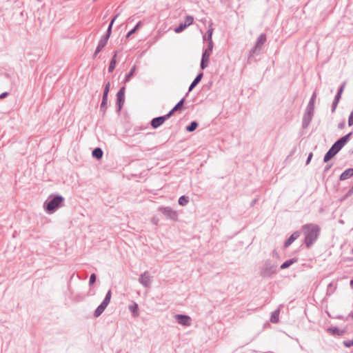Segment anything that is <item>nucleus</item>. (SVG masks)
Wrapping results in <instances>:
<instances>
[{"label":"nucleus","instance_id":"nucleus-4","mask_svg":"<svg viewBox=\"0 0 353 353\" xmlns=\"http://www.w3.org/2000/svg\"><path fill=\"white\" fill-rule=\"evenodd\" d=\"M112 297V292L111 290H109L106 293V295L102 301V303L97 307L95 311L94 312V316L95 318L99 317L101 314L104 312L107 306L110 302Z\"/></svg>","mask_w":353,"mask_h":353},{"label":"nucleus","instance_id":"nucleus-16","mask_svg":"<svg viewBox=\"0 0 353 353\" xmlns=\"http://www.w3.org/2000/svg\"><path fill=\"white\" fill-rule=\"evenodd\" d=\"M352 135V132L348 133L347 134L342 137L339 139H338L334 143L339 146V148L342 149L344 145L349 140L350 137Z\"/></svg>","mask_w":353,"mask_h":353},{"label":"nucleus","instance_id":"nucleus-29","mask_svg":"<svg viewBox=\"0 0 353 353\" xmlns=\"http://www.w3.org/2000/svg\"><path fill=\"white\" fill-rule=\"evenodd\" d=\"M198 127V123L196 121H192L188 125L186 126V130L189 132L194 131Z\"/></svg>","mask_w":353,"mask_h":353},{"label":"nucleus","instance_id":"nucleus-62","mask_svg":"<svg viewBox=\"0 0 353 353\" xmlns=\"http://www.w3.org/2000/svg\"><path fill=\"white\" fill-rule=\"evenodd\" d=\"M349 316L351 317V318H353V312H351L350 314H349Z\"/></svg>","mask_w":353,"mask_h":353},{"label":"nucleus","instance_id":"nucleus-34","mask_svg":"<svg viewBox=\"0 0 353 353\" xmlns=\"http://www.w3.org/2000/svg\"><path fill=\"white\" fill-rule=\"evenodd\" d=\"M193 21H194V18H193V17H192V16H187V17H185V18L184 23H184L185 25H186V27H188V26H189L192 25V23H193Z\"/></svg>","mask_w":353,"mask_h":353},{"label":"nucleus","instance_id":"nucleus-7","mask_svg":"<svg viewBox=\"0 0 353 353\" xmlns=\"http://www.w3.org/2000/svg\"><path fill=\"white\" fill-rule=\"evenodd\" d=\"M314 111L305 109L303 117L302 127L303 129L307 128L314 117Z\"/></svg>","mask_w":353,"mask_h":353},{"label":"nucleus","instance_id":"nucleus-41","mask_svg":"<svg viewBox=\"0 0 353 353\" xmlns=\"http://www.w3.org/2000/svg\"><path fill=\"white\" fill-rule=\"evenodd\" d=\"M353 125V110L350 112L348 118V125L352 126Z\"/></svg>","mask_w":353,"mask_h":353},{"label":"nucleus","instance_id":"nucleus-27","mask_svg":"<svg viewBox=\"0 0 353 353\" xmlns=\"http://www.w3.org/2000/svg\"><path fill=\"white\" fill-rule=\"evenodd\" d=\"M279 310H276L272 312L270 316V321L273 323H276L279 321Z\"/></svg>","mask_w":353,"mask_h":353},{"label":"nucleus","instance_id":"nucleus-51","mask_svg":"<svg viewBox=\"0 0 353 353\" xmlns=\"http://www.w3.org/2000/svg\"><path fill=\"white\" fill-rule=\"evenodd\" d=\"M103 48H104L103 46H101L98 44L95 51L97 52V53H99L103 50Z\"/></svg>","mask_w":353,"mask_h":353},{"label":"nucleus","instance_id":"nucleus-33","mask_svg":"<svg viewBox=\"0 0 353 353\" xmlns=\"http://www.w3.org/2000/svg\"><path fill=\"white\" fill-rule=\"evenodd\" d=\"M184 101H185V99L183 98L181 99L176 105L175 106L172 108L175 112L177 111L178 110H180L181 108H182V107L183 106V104H184Z\"/></svg>","mask_w":353,"mask_h":353},{"label":"nucleus","instance_id":"nucleus-47","mask_svg":"<svg viewBox=\"0 0 353 353\" xmlns=\"http://www.w3.org/2000/svg\"><path fill=\"white\" fill-rule=\"evenodd\" d=\"M353 194V185L352 187L347 192L345 196L347 197L350 196Z\"/></svg>","mask_w":353,"mask_h":353},{"label":"nucleus","instance_id":"nucleus-44","mask_svg":"<svg viewBox=\"0 0 353 353\" xmlns=\"http://www.w3.org/2000/svg\"><path fill=\"white\" fill-rule=\"evenodd\" d=\"M332 163H327L325 167L324 168V170H323V173L325 174L327 173L330 169L332 168Z\"/></svg>","mask_w":353,"mask_h":353},{"label":"nucleus","instance_id":"nucleus-48","mask_svg":"<svg viewBox=\"0 0 353 353\" xmlns=\"http://www.w3.org/2000/svg\"><path fill=\"white\" fill-rule=\"evenodd\" d=\"M9 95V92H5L0 94V99H3Z\"/></svg>","mask_w":353,"mask_h":353},{"label":"nucleus","instance_id":"nucleus-6","mask_svg":"<svg viewBox=\"0 0 353 353\" xmlns=\"http://www.w3.org/2000/svg\"><path fill=\"white\" fill-rule=\"evenodd\" d=\"M341 149L336 145V143H334L329 150L325 153L323 157V161L325 163L328 162L331 159H332Z\"/></svg>","mask_w":353,"mask_h":353},{"label":"nucleus","instance_id":"nucleus-13","mask_svg":"<svg viewBox=\"0 0 353 353\" xmlns=\"http://www.w3.org/2000/svg\"><path fill=\"white\" fill-rule=\"evenodd\" d=\"M300 236V232L299 231H295L293 232L291 236L285 241L283 247L284 248H287L289 247L295 240H296Z\"/></svg>","mask_w":353,"mask_h":353},{"label":"nucleus","instance_id":"nucleus-56","mask_svg":"<svg viewBox=\"0 0 353 353\" xmlns=\"http://www.w3.org/2000/svg\"><path fill=\"white\" fill-rule=\"evenodd\" d=\"M212 29H209L208 31H207V35L208 36H212Z\"/></svg>","mask_w":353,"mask_h":353},{"label":"nucleus","instance_id":"nucleus-23","mask_svg":"<svg viewBox=\"0 0 353 353\" xmlns=\"http://www.w3.org/2000/svg\"><path fill=\"white\" fill-rule=\"evenodd\" d=\"M128 309L130 311V312L132 313L133 316H138L139 307H138V304L137 303H134L133 304L130 305L128 306Z\"/></svg>","mask_w":353,"mask_h":353},{"label":"nucleus","instance_id":"nucleus-38","mask_svg":"<svg viewBox=\"0 0 353 353\" xmlns=\"http://www.w3.org/2000/svg\"><path fill=\"white\" fill-rule=\"evenodd\" d=\"M185 28H187L186 25H185L184 23H181L178 27H176L174 29V32L176 33H179L182 32Z\"/></svg>","mask_w":353,"mask_h":353},{"label":"nucleus","instance_id":"nucleus-31","mask_svg":"<svg viewBox=\"0 0 353 353\" xmlns=\"http://www.w3.org/2000/svg\"><path fill=\"white\" fill-rule=\"evenodd\" d=\"M107 100H108V98L103 97L102 101H101V106H100V110L102 111L103 113L106 111V109H107V107H106Z\"/></svg>","mask_w":353,"mask_h":353},{"label":"nucleus","instance_id":"nucleus-18","mask_svg":"<svg viewBox=\"0 0 353 353\" xmlns=\"http://www.w3.org/2000/svg\"><path fill=\"white\" fill-rule=\"evenodd\" d=\"M203 76V72H200L197 74V76L195 77V79L193 80V81L191 83L189 87V92L192 91L194 88V87L201 81Z\"/></svg>","mask_w":353,"mask_h":353},{"label":"nucleus","instance_id":"nucleus-21","mask_svg":"<svg viewBox=\"0 0 353 353\" xmlns=\"http://www.w3.org/2000/svg\"><path fill=\"white\" fill-rule=\"evenodd\" d=\"M345 84L346 83L345 82H343L341 85L340 86V88H339L338 91H337V93L335 95V97H334V101H336L338 102H339L341 98V94L344 90V88L345 87Z\"/></svg>","mask_w":353,"mask_h":353},{"label":"nucleus","instance_id":"nucleus-42","mask_svg":"<svg viewBox=\"0 0 353 353\" xmlns=\"http://www.w3.org/2000/svg\"><path fill=\"white\" fill-rule=\"evenodd\" d=\"M212 49H213V41H210V42H208V47L205 50L212 52Z\"/></svg>","mask_w":353,"mask_h":353},{"label":"nucleus","instance_id":"nucleus-60","mask_svg":"<svg viewBox=\"0 0 353 353\" xmlns=\"http://www.w3.org/2000/svg\"><path fill=\"white\" fill-rule=\"evenodd\" d=\"M99 54V53H97V52H96V51H94V54H93V56H92V57H93V58H94H94H96V57L97 56V54Z\"/></svg>","mask_w":353,"mask_h":353},{"label":"nucleus","instance_id":"nucleus-11","mask_svg":"<svg viewBox=\"0 0 353 353\" xmlns=\"http://www.w3.org/2000/svg\"><path fill=\"white\" fill-rule=\"evenodd\" d=\"M261 49H259L255 46H253L249 52V55L248 57V63H252V62H256L257 61L256 57L260 54V51Z\"/></svg>","mask_w":353,"mask_h":353},{"label":"nucleus","instance_id":"nucleus-46","mask_svg":"<svg viewBox=\"0 0 353 353\" xmlns=\"http://www.w3.org/2000/svg\"><path fill=\"white\" fill-rule=\"evenodd\" d=\"M175 111L172 109L167 114L164 115L163 117L165 118V120L168 119L174 112Z\"/></svg>","mask_w":353,"mask_h":353},{"label":"nucleus","instance_id":"nucleus-15","mask_svg":"<svg viewBox=\"0 0 353 353\" xmlns=\"http://www.w3.org/2000/svg\"><path fill=\"white\" fill-rule=\"evenodd\" d=\"M266 40H267L266 34L264 33H262L257 38L254 46L256 47L259 49H261L262 46L265 43Z\"/></svg>","mask_w":353,"mask_h":353},{"label":"nucleus","instance_id":"nucleus-20","mask_svg":"<svg viewBox=\"0 0 353 353\" xmlns=\"http://www.w3.org/2000/svg\"><path fill=\"white\" fill-rule=\"evenodd\" d=\"M327 331L331 332L333 335L342 336L345 334V330H339L337 327H330Z\"/></svg>","mask_w":353,"mask_h":353},{"label":"nucleus","instance_id":"nucleus-32","mask_svg":"<svg viewBox=\"0 0 353 353\" xmlns=\"http://www.w3.org/2000/svg\"><path fill=\"white\" fill-rule=\"evenodd\" d=\"M141 26V21H139L137 25L134 26L133 29H132L130 31H129L126 35V37H130L132 34H134L137 30Z\"/></svg>","mask_w":353,"mask_h":353},{"label":"nucleus","instance_id":"nucleus-49","mask_svg":"<svg viewBox=\"0 0 353 353\" xmlns=\"http://www.w3.org/2000/svg\"><path fill=\"white\" fill-rule=\"evenodd\" d=\"M103 48H104L103 46H101L98 44L95 51L97 52V53H99L103 50Z\"/></svg>","mask_w":353,"mask_h":353},{"label":"nucleus","instance_id":"nucleus-40","mask_svg":"<svg viewBox=\"0 0 353 353\" xmlns=\"http://www.w3.org/2000/svg\"><path fill=\"white\" fill-rule=\"evenodd\" d=\"M344 346H345L346 347H350L352 346H353V339L352 340H349V341H344L343 342Z\"/></svg>","mask_w":353,"mask_h":353},{"label":"nucleus","instance_id":"nucleus-59","mask_svg":"<svg viewBox=\"0 0 353 353\" xmlns=\"http://www.w3.org/2000/svg\"><path fill=\"white\" fill-rule=\"evenodd\" d=\"M350 285L351 288L353 289V279L350 281Z\"/></svg>","mask_w":353,"mask_h":353},{"label":"nucleus","instance_id":"nucleus-36","mask_svg":"<svg viewBox=\"0 0 353 353\" xmlns=\"http://www.w3.org/2000/svg\"><path fill=\"white\" fill-rule=\"evenodd\" d=\"M109 38H108L107 37L103 35L102 37L101 38V39L99 40V45L101 46H103L105 47L108 43V41Z\"/></svg>","mask_w":353,"mask_h":353},{"label":"nucleus","instance_id":"nucleus-30","mask_svg":"<svg viewBox=\"0 0 353 353\" xmlns=\"http://www.w3.org/2000/svg\"><path fill=\"white\" fill-rule=\"evenodd\" d=\"M117 15L115 16L112 19V21H110L108 27V29H107V31H106V33L104 34V36L107 37L108 38H110V34L112 33V26H113V23L117 18Z\"/></svg>","mask_w":353,"mask_h":353},{"label":"nucleus","instance_id":"nucleus-3","mask_svg":"<svg viewBox=\"0 0 353 353\" xmlns=\"http://www.w3.org/2000/svg\"><path fill=\"white\" fill-rule=\"evenodd\" d=\"M277 265L272 263L270 259L264 261L261 270L260 275L263 278L271 277L276 272Z\"/></svg>","mask_w":353,"mask_h":353},{"label":"nucleus","instance_id":"nucleus-14","mask_svg":"<svg viewBox=\"0 0 353 353\" xmlns=\"http://www.w3.org/2000/svg\"><path fill=\"white\" fill-rule=\"evenodd\" d=\"M165 121V118L163 117V116H161V117H155L154 118L152 121H151V125L153 128H159V126H161Z\"/></svg>","mask_w":353,"mask_h":353},{"label":"nucleus","instance_id":"nucleus-57","mask_svg":"<svg viewBox=\"0 0 353 353\" xmlns=\"http://www.w3.org/2000/svg\"><path fill=\"white\" fill-rule=\"evenodd\" d=\"M205 39L208 40V42H210V41H212V36L207 35V38H204Z\"/></svg>","mask_w":353,"mask_h":353},{"label":"nucleus","instance_id":"nucleus-24","mask_svg":"<svg viewBox=\"0 0 353 353\" xmlns=\"http://www.w3.org/2000/svg\"><path fill=\"white\" fill-rule=\"evenodd\" d=\"M296 261H297V259L295 258L287 260L286 261H285L283 263L281 264V269H282V270L286 269V268H289L291 265L296 263Z\"/></svg>","mask_w":353,"mask_h":353},{"label":"nucleus","instance_id":"nucleus-25","mask_svg":"<svg viewBox=\"0 0 353 353\" xmlns=\"http://www.w3.org/2000/svg\"><path fill=\"white\" fill-rule=\"evenodd\" d=\"M136 68H137V67L135 65L132 67L130 72L125 75V77L123 80L124 83H126L127 82H128L130 81L131 77L134 75Z\"/></svg>","mask_w":353,"mask_h":353},{"label":"nucleus","instance_id":"nucleus-2","mask_svg":"<svg viewBox=\"0 0 353 353\" xmlns=\"http://www.w3.org/2000/svg\"><path fill=\"white\" fill-rule=\"evenodd\" d=\"M64 198L61 195L53 196L49 201L44 203L45 210L49 213L54 212L57 209L62 206Z\"/></svg>","mask_w":353,"mask_h":353},{"label":"nucleus","instance_id":"nucleus-37","mask_svg":"<svg viewBox=\"0 0 353 353\" xmlns=\"http://www.w3.org/2000/svg\"><path fill=\"white\" fill-rule=\"evenodd\" d=\"M110 82H108L105 84V88H104L103 94V97L108 98V92L110 91Z\"/></svg>","mask_w":353,"mask_h":353},{"label":"nucleus","instance_id":"nucleus-63","mask_svg":"<svg viewBox=\"0 0 353 353\" xmlns=\"http://www.w3.org/2000/svg\"><path fill=\"white\" fill-rule=\"evenodd\" d=\"M352 253H353V248H352Z\"/></svg>","mask_w":353,"mask_h":353},{"label":"nucleus","instance_id":"nucleus-54","mask_svg":"<svg viewBox=\"0 0 353 353\" xmlns=\"http://www.w3.org/2000/svg\"><path fill=\"white\" fill-rule=\"evenodd\" d=\"M117 54H118V52L117 51H114L113 57H112L111 60H114H114L117 61Z\"/></svg>","mask_w":353,"mask_h":353},{"label":"nucleus","instance_id":"nucleus-53","mask_svg":"<svg viewBox=\"0 0 353 353\" xmlns=\"http://www.w3.org/2000/svg\"><path fill=\"white\" fill-rule=\"evenodd\" d=\"M151 222L154 225H157L158 222H159V219L156 217H152L151 219Z\"/></svg>","mask_w":353,"mask_h":353},{"label":"nucleus","instance_id":"nucleus-45","mask_svg":"<svg viewBox=\"0 0 353 353\" xmlns=\"http://www.w3.org/2000/svg\"><path fill=\"white\" fill-rule=\"evenodd\" d=\"M175 111L172 109L167 114L164 115L163 117L165 118V120L168 119L174 112Z\"/></svg>","mask_w":353,"mask_h":353},{"label":"nucleus","instance_id":"nucleus-39","mask_svg":"<svg viewBox=\"0 0 353 353\" xmlns=\"http://www.w3.org/2000/svg\"><path fill=\"white\" fill-rule=\"evenodd\" d=\"M96 281V275L95 274H92L90 276L89 279V285H93Z\"/></svg>","mask_w":353,"mask_h":353},{"label":"nucleus","instance_id":"nucleus-9","mask_svg":"<svg viewBox=\"0 0 353 353\" xmlns=\"http://www.w3.org/2000/svg\"><path fill=\"white\" fill-rule=\"evenodd\" d=\"M174 319L180 325L190 326L191 325V318L185 314H175Z\"/></svg>","mask_w":353,"mask_h":353},{"label":"nucleus","instance_id":"nucleus-1","mask_svg":"<svg viewBox=\"0 0 353 353\" xmlns=\"http://www.w3.org/2000/svg\"><path fill=\"white\" fill-rule=\"evenodd\" d=\"M301 231L304 235V243L306 248H310L318 239L321 228L315 223H307L301 226Z\"/></svg>","mask_w":353,"mask_h":353},{"label":"nucleus","instance_id":"nucleus-10","mask_svg":"<svg viewBox=\"0 0 353 353\" xmlns=\"http://www.w3.org/2000/svg\"><path fill=\"white\" fill-rule=\"evenodd\" d=\"M125 101V87L121 88L117 94V104L118 111H120Z\"/></svg>","mask_w":353,"mask_h":353},{"label":"nucleus","instance_id":"nucleus-52","mask_svg":"<svg viewBox=\"0 0 353 353\" xmlns=\"http://www.w3.org/2000/svg\"><path fill=\"white\" fill-rule=\"evenodd\" d=\"M312 155H313V154H312V152H310V153L309 154V155H308V157H307V160H306V164H309V163H310V161H311V159H312Z\"/></svg>","mask_w":353,"mask_h":353},{"label":"nucleus","instance_id":"nucleus-28","mask_svg":"<svg viewBox=\"0 0 353 353\" xmlns=\"http://www.w3.org/2000/svg\"><path fill=\"white\" fill-rule=\"evenodd\" d=\"M190 201L189 197L185 195H183L179 197L178 203L181 206H185Z\"/></svg>","mask_w":353,"mask_h":353},{"label":"nucleus","instance_id":"nucleus-55","mask_svg":"<svg viewBox=\"0 0 353 353\" xmlns=\"http://www.w3.org/2000/svg\"><path fill=\"white\" fill-rule=\"evenodd\" d=\"M338 126H339V128L343 129L345 126V122L339 123Z\"/></svg>","mask_w":353,"mask_h":353},{"label":"nucleus","instance_id":"nucleus-61","mask_svg":"<svg viewBox=\"0 0 353 353\" xmlns=\"http://www.w3.org/2000/svg\"><path fill=\"white\" fill-rule=\"evenodd\" d=\"M256 202V199H254L252 203H251V205H254Z\"/></svg>","mask_w":353,"mask_h":353},{"label":"nucleus","instance_id":"nucleus-17","mask_svg":"<svg viewBox=\"0 0 353 353\" xmlns=\"http://www.w3.org/2000/svg\"><path fill=\"white\" fill-rule=\"evenodd\" d=\"M353 176V168H348L341 173L339 179L344 181Z\"/></svg>","mask_w":353,"mask_h":353},{"label":"nucleus","instance_id":"nucleus-58","mask_svg":"<svg viewBox=\"0 0 353 353\" xmlns=\"http://www.w3.org/2000/svg\"><path fill=\"white\" fill-rule=\"evenodd\" d=\"M273 254H274V256H276V257L278 256V252H276V250H274L273 251Z\"/></svg>","mask_w":353,"mask_h":353},{"label":"nucleus","instance_id":"nucleus-5","mask_svg":"<svg viewBox=\"0 0 353 353\" xmlns=\"http://www.w3.org/2000/svg\"><path fill=\"white\" fill-rule=\"evenodd\" d=\"M158 211L161 212L168 219L174 221L178 220V213L176 210H173L171 207L161 206L158 208Z\"/></svg>","mask_w":353,"mask_h":353},{"label":"nucleus","instance_id":"nucleus-22","mask_svg":"<svg viewBox=\"0 0 353 353\" xmlns=\"http://www.w3.org/2000/svg\"><path fill=\"white\" fill-rule=\"evenodd\" d=\"M92 154L93 157L99 160L102 158L103 152L100 148H96L93 150Z\"/></svg>","mask_w":353,"mask_h":353},{"label":"nucleus","instance_id":"nucleus-26","mask_svg":"<svg viewBox=\"0 0 353 353\" xmlns=\"http://www.w3.org/2000/svg\"><path fill=\"white\" fill-rule=\"evenodd\" d=\"M336 288L337 286L336 283H334L333 282L329 283L327 288V295H331L332 294H333L336 290Z\"/></svg>","mask_w":353,"mask_h":353},{"label":"nucleus","instance_id":"nucleus-43","mask_svg":"<svg viewBox=\"0 0 353 353\" xmlns=\"http://www.w3.org/2000/svg\"><path fill=\"white\" fill-rule=\"evenodd\" d=\"M338 103H339L338 101H333L332 104V113L335 112L336 108V107L338 105Z\"/></svg>","mask_w":353,"mask_h":353},{"label":"nucleus","instance_id":"nucleus-35","mask_svg":"<svg viewBox=\"0 0 353 353\" xmlns=\"http://www.w3.org/2000/svg\"><path fill=\"white\" fill-rule=\"evenodd\" d=\"M116 64H117L116 60L114 59V60L110 61L109 67H108V72H112L114 71V70L115 69V67H116Z\"/></svg>","mask_w":353,"mask_h":353},{"label":"nucleus","instance_id":"nucleus-19","mask_svg":"<svg viewBox=\"0 0 353 353\" xmlns=\"http://www.w3.org/2000/svg\"><path fill=\"white\" fill-rule=\"evenodd\" d=\"M316 98V94L314 92H313V94L309 101V103L306 107L307 110L314 111V108H315L314 103H315Z\"/></svg>","mask_w":353,"mask_h":353},{"label":"nucleus","instance_id":"nucleus-12","mask_svg":"<svg viewBox=\"0 0 353 353\" xmlns=\"http://www.w3.org/2000/svg\"><path fill=\"white\" fill-rule=\"evenodd\" d=\"M211 53H212L211 52L208 51L206 50H205L203 52L202 58H201V64H200V67H201V70H204L208 67Z\"/></svg>","mask_w":353,"mask_h":353},{"label":"nucleus","instance_id":"nucleus-50","mask_svg":"<svg viewBox=\"0 0 353 353\" xmlns=\"http://www.w3.org/2000/svg\"><path fill=\"white\" fill-rule=\"evenodd\" d=\"M103 48H104L103 46H101L98 44L95 51L97 52V53H99L103 50Z\"/></svg>","mask_w":353,"mask_h":353},{"label":"nucleus","instance_id":"nucleus-8","mask_svg":"<svg viewBox=\"0 0 353 353\" xmlns=\"http://www.w3.org/2000/svg\"><path fill=\"white\" fill-rule=\"evenodd\" d=\"M139 283L145 288H150L151 276L148 271L142 273L139 278Z\"/></svg>","mask_w":353,"mask_h":353}]
</instances>
